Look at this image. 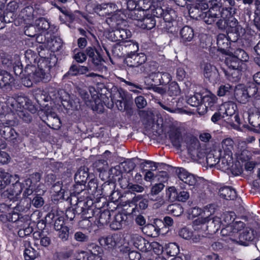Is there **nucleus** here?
I'll return each instance as SVG.
<instances>
[{"label": "nucleus", "mask_w": 260, "mask_h": 260, "mask_svg": "<svg viewBox=\"0 0 260 260\" xmlns=\"http://www.w3.org/2000/svg\"><path fill=\"white\" fill-rule=\"evenodd\" d=\"M45 54V52L39 51L38 54L40 58L36 65H37V68L40 70H43L45 73H50V70L55 66L57 59L55 55H52L51 54H50L49 57L44 56Z\"/></svg>", "instance_id": "6ab92c4d"}, {"label": "nucleus", "mask_w": 260, "mask_h": 260, "mask_svg": "<svg viewBox=\"0 0 260 260\" xmlns=\"http://www.w3.org/2000/svg\"><path fill=\"white\" fill-rule=\"evenodd\" d=\"M31 207L30 201L26 198L24 200L20 201L14 208V210L16 212L21 214L22 213H26L28 211Z\"/></svg>", "instance_id": "8fccbe9b"}, {"label": "nucleus", "mask_w": 260, "mask_h": 260, "mask_svg": "<svg viewBox=\"0 0 260 260\" xmlns=\"http://www.w3.org/2000/svg\"><path fill=\"white\" fill-rule=\"evenodd\" d=\"M25 249L23 256L25 260H34L38 255V252L34 248L30 242L26 241L24 244Z\"/></svg>", "instance_id": "a19ab883"}, {"label": "nucleus", "mask_w": 260, "mask_h": 260, "mask_svg": "<svg viewBox=\"0 0 260 260\" xmlns=\"http://www.w3.org/2000/svg\"><path fill=\"white\" fill-rule=\"evenodd\" d=\"M98 241L102 248L112 252L122 246L123 239L121 234L114 233L101 237Z\"/></svg>", "instance_id": "4468645a"}, {"label": "nucleus", "mask_w": 260, "mask_h": 260, "mask_svg": "<svg viewBox=\"0 0 260 260\" xmlns=\"http://www.w3.org/2000/svg\"><path fill=\"white\" fill-rule=\"evenodd\" d=\"M237 9L232 8L228 12L226 11V15L223 19H219L216 22V26L218 29L225 31L227 35L232 37L234 41L240 39H244L246 30L239 23L235 18ZM224 16V15H223Z\"/></svg>", "instance_id": "20e7f679"}, {"label": "nucleus", "mask_w": 260, "mask_h": 260, "mask_svg": "<svg viewBox=\"0 0 260 260\" xmlns=\"http://www.w3.org/2000/svg\"><path fill=\"white\" fill-rule=\"evenodd\" d=\"M163 0H138V13H146L153 12L156 14H160L164 8H170L162 5Z\"/></svg>", "instance_id": "ddd939ff"}, {"label": "nucleus", "mask_w": 260, "mask_h": 260, "mask_svg": "<svg viewBox=\"0 0 260 260\" xmlns=\"http://www.w3.org/2000/svg\"><path fill=\"white\" fill-rule=\"evenodd\" d=\"M80 35L86 38L87 41L90 43L89 46L100 45V43L96 37L95 34L87 29H84L82 28L78 29Z\"/></svg>", "instance_id": "58836bf2"}, {"label": "nucleus", "mask_w": 260, "mask_h": 260, "mask_svg": "<svg viewBox=\"0 0 260 260\" xmlns=\"http://www.w3.org/2000/svg\"><path fill=\"white\" fill-rule=\"evenodd\" d=\"M75 184L73 186L72 188L70 190V197H69L67 200H69L70 205L73 204V201L75 199L80 197V193H81L86 188V184H83V183H77V181H75Z\"/></svg>", "instance_id": "72a5a7b5"}, {"label": "nucleus", "mask_w": 260, "mask_h": 260, "mask_svg": "<svg viewBox=\"0 0 260 260\" xmlns=\"http://www.w3.org/2000/svg\"><path fill=\"white\" fill-rule=\"evenodd\" d=\"M219 193L220 197L226 200H234L237 196L236 190L231 186L221 187Z\"/></svg>", "instance_id": "e433bc0d"}, {"label": "nucleus", "mask_w": 260, "mask_h": 260, "mask_svg": "<svg viewBox=\"0 0 260 260\" xmlns=\"http://www.w3.org/2000/svg\"><path fill=\"white\" fill-rule=\"evenodd\" d=\"M233 86L230 84L221 85L217 90V95L219 96H229L231 95L234 91Z\"/></svg>", "instance_id": "4d7b16f0"}, {"label": "nucleus", "mask_w": 260, "mask_h": 260, "mask_svg": "<svg viewBox=\"0 0 260 260\" xmlns=\"http://www.w3.org/2000/svg\"><path fill=\"white\" fill-rule=\"evenodd\" d=\"M13 60L12 57L5 53H0V67L7 70L12 68Z\"/></svg>", "instance_id": "864d4df0"}, {"label": "nucleus", "mask_w": 260, "mask_h": 260, "mask_svg": "<svg viewBox=\"0 0 260 260\" xmlns=\"http://www.w3.org/2000/svg\"><path fill=\"white\" fill-rule=\"evenodd\" d=\"M232 54H226L228 57L225 58L224 63L227 69L220 68L221 73H223L226 79L231 82H237L241 78L242 72L247 68V64L241 62L239 58L234 57Z\"/></svg>", "instance_id": "39448f33"}, {"label": "nucleus", "mask_w": 260, "mask_h": 260, "mask_svg": "<svg viewBox=\"0 0 260 260\" xmlns=\"http://www.w3.org/2000/svg\"><path fill=\"white\" fill-rule=\"evenodd\" d=\"M91 98L93 100L91 102H87V106L97 113H103L104 107L98 94H94L91 95Z\"/></svg>", "instance_id": "c9c22d12"}, {"label": "nucleus", "mask_w": 260, "mask_h": 260, "mask_svg": "<svg viewBox=\"0 0 260 260\" xmlns=\"http://www.w3.org/2000/svg\"><path fill=\"white\" fill-rule=\"evenodd\" d=\"M131 242L136 248L142 252H148V249L150 247V242L138 234H135L132 236Z\"/></svg>", "instance_id": "c756f323"}, {"label": "nucleus", "mask_w": 260, "mask_h": 260, "mask_svg": "<svg viewBox=\"0 0 260 260\" xmlns=\"http://www.w3.org/2000/svg\"><path fill=\"white\" fill-rule=\"evenodd\" d=\"M118 92L119 98H121L122 99L124 100V105L122 111H126L127 114L129 115L130 116L132 115L133 112V109L132 108V101L128 99V97L127 96L126 93L122 89L118 90Z\"/></svg>", "instance_id": "37998d69"}, {"label": "nucleus", "mask_w": 260, "mask_h": 260, "mask_svg": "<svg viewBox=\"0 0 260 260\" xmlns=\"http://www.w3.org/2000/svg\"><path fill=\"white\" fill-rule=\"evenodd\" d=\"M31 196V194L30 195ZM32 196L33 198L29 197V196L25 197L27 198L28 200L30 201V205H32L35 207L39 208L41 207L44 204V200L42 198V196L40 194H38L35 192L32 193Z\"/></svg>", "instance_id": "5fc2aeb1"}, {"label": "nucleus", "mask_w": 260, "mask_h": 260, "mask_svg": "<svg viewBox=\"0 0 260 260\" xmlns=\"http://www.w3.org/2000/svg\"><path fill=\"white\" fill-rule=\"evenodd\" d=\"M29 72L32 71L31 78L33 79V81L35 83H37L40 82L43 83H47L49 81L51 78L50 73L47 72H44L43 70H40V69L37 68L35 67V69H31L29 70Z\"/></svg>", "instance_id": "7c9ffc66"}, {"label": "nucleus", "mask_w": 260, "mask_h": 260, "mask_svg": "<svg viewBox=\"0 0 260 260\" xmlns=\"http://www.w3.org/2000/svg\"><path fill=\"white\" fill-rule=\"evenodd\" d=\"M0 135L11 145H17L19 142V134L11 126L0 123Z\"/></svg>", "instance_id": "a211bd4d"}, {"label": "nucleus", "mask_w": 260, "mask_h": 260, "mask_svg": "<svg viewBox=\"0 0 260 260\" xmlns=\"http://www.w3.org/2000/svg\"><path fill=\"white\" fill-rule=\"evenodd\" d=\"M149 202V194H135L130 202V206H134L132 210V214H145Z\"/></svg>", "instance_id": "dca6fc26"}, {"label": "nucleus", "mask_w": 260, "mask_h": 260, "mask_svg": "<svg viewBox=\"0 0 260 260\" xmlns=\"http://www.w3.org/2000/svg\"><path fill=\"white\" fill-rule=\"evenodd\" d=\"M120 251L124 254L125 258H128L129 260H140L141 254L140 252L135 250H131V248L128 246H122Z\"/></svg>", "instance_id": "c03bdc74"}, {"label": "nucleus", "mask_w": 260, "mask_h": 260, "mask_svg": "<svg viewBox=\"0 0 260 260\" xmlns=\"http://www.w3.org/2000/svg\"><path fill=\"white\" fill-rule=\"evenodd\" d=\"M88 64L93 70L101 71L104 67L105 62L104 52L100 45L88 46L86 48Z\"/></svg>", "instance_id": "9d476101"}, {"label": "nucleus", "mask_w": 260, "mask_h": 260, "mask_svg": "<svg viewBox=\"0 0 260 260\" xmlns=\"http://www.w3.org/2000/svg\"><path fill=\"white\" fill-rule=\"evenodd\" d=\"M109 205V202H107L106 198H96L95 206L96 213L94 216H91V217H95L94 222L99 228H102L110 222L111 213L108 208Z\"/></svg>", "instance_id": "1a4fd4ad"}, {"label": "nucleus", "mask_w": 260, "mask_h": 260, "mask_svg": "<svg viewBox=\"0 0 260 260\" xmlns=\"http://www.w3.org/2000/svg\"><path fill=\"white\" fill-rule=\"evenodd\" d=\"M232 8L222 7L220 0H210L209 8L204 13H202L203 21L207 24L212 25L219 19H223L226 13L229 12Z\"/></svg>", "instance_id": "423d86ee"}, {"label": "nucleus", "mask_w": 260, "mask_h": 260, "mask_svg": "<svg viewBox=\"0 0 260 260\" xmlns=\"http://www.w3.org/2000/svg\"><path fill=\"white\" fill-rule=\"evenodd\" d=\"M205 228L207 234H216L220 229V222L218 219L208 216Z\"/></svg>", "instance_id": "f704fd0d"}, {"label": "nucleus", "mask_w": 260, "mask_h": 260, "mask_svg": "<svg viewBox=\"0 0 260 260\" xmlns=\"http://www.w3.org/2000/svg\"><path fill=\"white\" fill-rule=\"evenodd\" d=\"M34 176L38 179L36 182L40 181V174L38 173L32 174L31 178H27L24 180L23 182H19L18 175H15L14 178L18 179V180L15 183H12L10 188L9 194L13 196L17 197L24 190L23 193L24 197L30 196L34 192L36 186L35 183L32 181Z\"/></svg>", "instance_id": "6e6552de"}, {"label": "nucleus", "mask_w": 260, "mask_h": 260, "mask_svg": "<svg viewBox=\"0 0 260 260\" xmlns=\"http://www.w3.org/2000/svg\"><path fill=\"white\" fill-rule=\"evenodd\" d=\"M59 41L58 42L56 39H51L50 42L47 41V48L46 51L47 54L49 52V49H51L52 51H58L60 50L62 47V43L61 40L59 39Z\"/></svg>", "instance_id": "e2e57ef3"}, {"label": "nucleus", "mask_w": 260, "mask_h": 260, "mask_svg": "<svg viewBox=\"0 0 260 260\" xmlns=\"http://www.w3.org/2000/svg\"><path fill=\"white\" fill-rule=\"evenodd\" d=\"M175 173L179 179V188L170 187L169 188V197L178 201L185 202L189 198V193L187 190L197 186L198 181L196 176L188 172L183 168H176Z\"/></svg>", "instance_id": "7ed1b4c3"}, {"label": "nucleus", "mask_w": 260, "mask_h": 260, "mask_svg": "<svg viewBox=\"0 0 260 260\" xmlns=\"http://www.w3.org/2000/svg\"><path fill=\"white\" fill-rule=\"evenodd\" d=\"M234 57L239 58L240 60L243 63H246L249 60V55L243 49L238 48L232 50V54Z\"/></svg>", "instance_id": "052dcab7"}, {"label": "nucleus", "mask_w": 260, "mask_h": 260, "mask_svg": "<svg viewBox=\"0 0 260 260\" xmlns=\"http://www.w3.org/2000/svg\"><path fill=\"white\" fill-rule=\"evenodd\" d=\"M16 87L15 80L10 73L0 70V88L11 89Z\"/></svg>", "instance_id": "5701e85b"}, {"label": "nucleus", "mask_w": 260, "mask_h": 260, "mask_svg": "<svg viewBox=\"0 0 260 260\" xmlns=\"http://www.w3.org/2000/svg\"><path fill=\"white\" fill-rule=\"evenodd\" d=\"M233 38L224 34H219L216 37L217 51L223 55L232 54L231 43L236 42Z\"/></svg>", "instance_id": "f3484780"}, {"label": "nucleus", "mask_w": 260, "mask_h": 260, "mask_svg": "<svg viewBox=\"0 0 260 260\" xmlns=\"http://www.w3.org/2000/svg\"><path fill=\"white\" fill-rule=\"evenodd\" d=\"M37 26L39 29L43 31H46L47 34L55 33L57 30V27L51 25L50 22L45 18L42 17L38 20Z\"/></svg>", "instance_id": "4c0bfd02"}, {"label": "nucleus", "mask_w": 260, "mask_h": 260, "mask_svg": "<svg viewBox=\"0 0 260 260\" xmlns=\"http://www.w3.org/2000/svg\"><path fill=\"white\" fill-rule=\"evenodd\" d=\"M209 4L207 2H204L201 3H196L192 4V7L189 9V13L190 15L196 13L197 14H193L192 17L197 19H201L203 20V17L202 16V13H204L207 11L209 8Z\"/></svg>", "instance_id": "cd10ccee"}, {"label": "nucleus", "mask_w": 260, "mask_h": 260, "mask_svg": "<svg viewBox=\"0 0 260 260\" xmlns=\"http://www.w3.org/2000/svg\"><path fill=\"white\" fill-rule=\"evenodd\" d=\"M56 231L57 232L58 238L63 242L68 241L73 234L70 227L66 225Z\"/></svg>", "instance_id": "de8ad7c7"}, {"label": "nucleus", "mask_w": 260, "mask_h": 260, "mask_svg": "<svg viewBox=\"0 0 260 260\" xmlns=\"http://www.w3.org/2000/svg\"><path fill=\"white\" fill-rule=\"evenodd\" d=\"M139 49V44L137 42L128 40L121 42L120 44L114 45L112 52L115 56L125 57L128 54L137 52Z\"/></svg>", "instance_id": "f8f14e48"}, {"label": "nucleus", "mask_w": 260, "mask_h": 260, "mask_svg": "<svg viewBox=\"0 0 260 260\" xmlns=\"http://www.w3.org/2000/svg\"><path fill=\"white\" fill-rule=\"evenodd\" d=\"M81 253L83 255V260H102L103 253H93L82 251Z\"/></svg>", "instance_id": "774afa93"}, {"label": "nucleus", "mask_w": 260, "mask_h": 260, "mask_svg": "<svg viewBox=\"0 0 260 260\" xmlns=\"http://www.w3.org/2000/svg\"><path fill=\"white\" fill-rule=\"evenodd\" d=\"M116 185L115 182L106 181L102 185L101 188L99 189L100 194L103 196L108 197L112 193V192L115 190Z\"/></svg>", "instance_id": "a18cd8bd"}, {"label": "nucleus", "mask_w": 260, "mask_h": 260, "mask_svg": "<svg viewBox=\"0 0 260 260\" xmlns=\"http://www.w3.org/2000/svg\"><path fill=\"white\" fill-rule=\"evenodd\" d=\"M233 144L234 141L231 138L225 139L222 141L221 146L223 152L226 153L229 157L233 154Z\"/></svg>", "instance_id": "680f3d73"}, {"label": "nucleus", "mask_w": 260, "mask_h": 260, "mask_svg": "<svg viewBox=\"0 0 260 260\" xmlns=\"http://www.w3.org/2000/svg\"><path fill=\"white\" fill-rule=\"evenodd\" d=\"M86 188H87L88 191H90L91 194L93 196L96 192L98 193L97 195L100 193L98 180L95 178L94 176L89 179L88 184L86 186Z\"/></svg>", "instance_id": "bf43d9fd"}, {"label": "nucleus", "mask_w": 260, "mask_h": 260, "mask_svg": "<svg viewBox=\"0 0 260 260\" xmlns=\"http://www.w3.org/2000/svg\"><path fill=\"white\" fill-rule=\"evenodd\" d=\"M123 172L119 164L112 167L109 171V177L113 182L119 181L122 178Z\"/></svg>", "instance_id": "49530a36"}, {"label": "nucleus", "mask_w": 260, "mask_h": 260, "mask_svg": "<svg viewBox=\"0 0 260 260\" xmlns=\"http://www.w3.org/2000/svg\"><path fill=\"white\" fill-rule=\"evenodd\" d=\"M180 42L184 46H187L194 37L193 29L188 25H185L179 30Z\"/></svg>", "instance_id": "b1692460"}, {"label": "nucleus", "mask_w": 260, "mask_h": 260, "mask_svg": "<svg viewBox=\"0 0 260 260\" xmlns=\"http://www.w3.org/2000/svg\"><path fill=\"white\" fill-rule=\"evenodd\" d=\"M126 215L121 213H118L115 215L114 218L110 224V228L114 231L121 229L122 227V224L125 221Z\"/></svg>", "instance_id": "09e8293b"}, {"label": "nucleus", "mask_w": 260, "mask_h": 260, "mask_svg": "<svg viewBox=\"0 0 260 260\" xmlns=\"http://www.w3.org/2000/svg\"><path fill=\"white\" fill-rule=\"evenodd\" d=\"M160 12V14L157 15L155 13L151 12L150 13H138L135 14L133 17H130V18L133 20H136L139 21L140 27L143 29L150 30L155 27L156 25V20L155 18H162L164 20V28L168 32L173 34L176 36L178 34L179 28L174 26L173 23L175 22V20L177 17V13L172 8H164Z\"/></svg>", "instance_id": "f257e3e1"}, {"label": "nucleus", "mask_w": 260, "mask_h": 260, "mask_svg": "<svg viewBox=\"0 0 260 260\" xmlns=\"http://www.w3.org/2000/svg\"><path fill=\"white\" fill-rule=\"evenodd\" d=\"M202 94L196 92L190 96L187 100V103L192 107H197L202 104Z\"/></svg>", "instance_id": "69168bd1"}, {"label": "nucleus", "mask_w": 260, "mask_h": 260, "mask_svg": "<svg viewBox=\"0 0 260 260\" xmlns=\"http://www.w3.org/2000/svg\"><path fill=\"white\" fill-rule=\"evenodd\" d=\"M143 162L140 163V167L144 174V172L151 170L152 171H156L159 167L161 168L166 165L164 163H157L148 160H143Z\"/></svg>", "instance_id": "ea45409f"}, {"label": "nucleus", "mask_w": 260, "mask_h": 260, "mask_svg": "<svg viewBox=\"0 0 260 260\" xmlns=\"http://www.w3.org/2000/svg\"><path fill=\"white\" fill-rule=\"evenodd\" d=\"M153 83L157 85H166L171 82L172 76L167 72H157L151 75Z\"/></svg>", "instance_id": "2f4dec72"}, {"label": "nucleus", "mask_w": 260, "mask_h": 260, "mask_svg": "<svg viewBox=\"0 0 260 260\" xmlns=\"http://www.w3.org/2000/svg\"><path fill=\"white\" fill-rule=\"evenodd\" d=\"M123 173H128L132 171L136 167L135 163L133 159H127L126 160L119 164Z\"/></svg>", "instance_id": "338daca9"}, {"label": "nucleus", "mask_w": 260, "mask_h": 260, "mask_svg": "<svg viewBox=\"0 0 260 260\" xmlns=\"http://www.w3.org/2000/svg\"><path fill=\"white\" fill-rule=\"evenodd\" d=\"M168 134L172 145L178 150L181 149L182 136L180 128L176 127H171Z\"/></svg>", "instance_id": "a878e982"}, {"label": "nucleus", "mask_w": 260, "mask_h": 260, "mask_svg": "<svg viewBox=\"0 0 260 260\" xmlns=\"http://www.w3.org/2000/svg\"><path fill=\"white\" fill-rule=\"evenodd\" d=\"M14 177L8 172H5V170L0 168V190H2L5 188L12 182V179Z\"/></svg>", "instance_id": "79ce46f5"}, {"label": "nucleus", "mask_w": 260, "mask_h": 260, "mask_svg": "<svg viewBox=\"0 0 260 260\" xmlns=\"http://www.w3.org/2000/svg\"><path fill=\"white\" fill-rule=\"evenodd\" d=\"M42 223L46 228L58 230L66 225L64 213L56 208H52L46 215L44 220H42Z\"/></svg>", "instance_id": "9b49d317"}, {"label": "nucleus", "mask_w": 260, "mask_h": 260, "mask_svg": "<svg viewBox=\"0 0 260 260\" xmlns=\"http://www.w3.org/2000/svg\"><path fill=\"white\" fill-rule=\"evenodd\" d=\"M94 171L102 173L106 171L108 168V162L107 159H99L95 160L92 164Z\"/></svg>", "instance_id": "0e129e2a"}, {"label": "nucleus", "mask_w": 260, "mask_h": 260, "mask_svg": "<svg viewBox=\"0 0 260 260\" xmlns=\"http://www.w3.org/2000/svg\"><path fill=\"white\" fill-rule=\"evenodd\" d=\"M34 236L38 240L40 241V244L41 246L48 247L51 243V238L45 235L42 231L35 232Z\"/></svg>", "instance_id": "603ef678"}, {"label": "nucleus", "mask_w": 260, "mask_h": 260, "mask_svg": "<svg viewBox=\"0 0 260 260\" xmlns=\"http://www.w3.org/2000/svg\"><path fill=\"white\" fill-rule=\"evenodd\" d=\"M18 218L16 220L17 224V229H25L27 226H30V217L27 214L22 215L21 214L18 213ZM15 221V220H14Z\"/></svg>", "instance_id": "3c124183"}, {"label": "nucleus", "mask_w": 260, "mask_h": 260, "mask_svg": "<svg viewBox=\"0 0 260 260\" xmlns=\"http://www.w3.org/2000/svg\"><path fill=\"white\" fill-rule=\"evenodd\" d=\"M10 217H11V220L13 219L16 220L18 218V213L6 204H0V221H8Z\"/></svg>", "instance_id": "393cba45"}, {"label": "nucleus", "mask_w": 260, "mask_h": 260, "mask_svg": "<svg viewBox=\"0 0 260 260\" xmlns=\"http://www.w3.org/2000/svg\"><path fill=\"white\" fill-rule=\"evenodd\" d=\"M124 62L132 68L138 67L144 64L147 60V57L144 53H134L124 57Z\"/></svg>", "instance_id": "412c9836"}, {"label": "nucleus", "mask_w": 260, "mask_h": 260, "mask_svg": "<svg viewBox=\"0 0 260 260\" xmlns=\"http://www.w3.org/2000/svg\"><path fill=\"white\" fill-rule=\"evenodd\" d=\"M96 204V199L94 201L91 196H89L86 191L84 195L75 199L73 204L76 207V211L80 214V218L83 219L90 218L96 213L95 206Z\"/></svg>", "instance_id": "0eeeda50"}, {"label": "nucleus", "mask_w": 260, "mask_h": 260, "mask_svg": "<svg viewBox=\"0 0 260 260\" xmlns=\"http://www.w3.org/2000/svg\"><path fill=\"white\" fill-rule=\"evenodd\" d=\"M217 100V97L211 93L205 95H202V104L205 105L206 107L211 109L214 106Z\"/></svg>", "instance_id": "6e6d98bb"}, {"label": "nucleus", "mask_w": 260, "mask_h": 260, "mask_svg": "<svg viewBox=\"0 0 260 260\" xmlns=\"http://www.w3.org/2000/svg\"><path fill=\"white\" fill-rule=\"evenodd\" d=\"M234 96L239 103L245 104L257 92V88L247 87L243 84L237 85L234 89Z\"/></svg>", "instance_id": "2eb2a0df"}, {"label": "nucleus", "mask_w": 260, "mask_h": 260, "mask_svg": "<svg viewBox=\"0 0 260 260\" xmlns=\"http://www.w3.org/2000/svg\"><path fill=\"white\" fill-rule=\"evenodd\" d=\"M6 99L5 103L10 111L26 123L32 121L31 114L36 113L39 108L28 95L22 92L15 93L12 96H7Z\"/></svg>", "instance_id": "f03ea898"}, {"label": "nucleus", "mask_w": 260, "mask_h": 260, "mask_svg": "<svg viewBox=\"0 0 260 260\" xmlns=\"http://www.w3.org/2000/svg\"><path fill=\"white\" fill-rule=\"evenodd\" d=\"M88 71L87 67L80 66L73 62L69 71L63 76L62 80L71 79V77L86 74Z\"/></svg>", "instance_id": "bb28decb"}, {"label": "nucleus", "mask_w": 260, "mask_h": 260, "mask_svg": "<svg viewBox=\"0 0 260 260\" xmlns=\"http://www.w3.org/2000/svg\"><path fill=\"white\" fill-rule=\"evenodd\" d=\"M226 154L223 152V155H221L220 158L219 159V165L217 166L220 168L228 169L233 166V156L232 155L229 157Z\"/></svg>", "instance_id": "13d9d810"}, {"label": "nucleus", "mask_w": 260, "mask_h": 260, "mask_svg": "<svg viewBox=\"0 0 260 260\" xmlns=\"http://www.w3.org/2000/svg\"><path fill=\"white\" fill-rule=\"evenodd\" d=\"M92 177H94V174L89 173L88 168L84 167H81L76 173L74 180L78 183H83V184H86L87 181Z\"/></svg>", "instance_id": "473e14b6"}, {"label": "nucleus", "mask_w": 260, "mask_h": 260, "mask_svg": "<svg viewBox=\"0 0 260 260\" xmlns=\"http://www.w3.org/2000/svg\"><path fill=\"white\" fill-rule=\"evenodd\" d=\"M255 238L254 230L249 228H246L239 231L238 240L237 242L241 245L248 246L249 243L253 241Z\"/></svg>", "instance_id": "4be33fe9"}, {"label": "nucleus", "mask_w": 260, "mask_h": 260, "mask_svg": "<svg viewBox=\"0 0 260 260\" xmlns=\"http://www.w3.org/2000/svg\"><path fill=\"white\" fill-rule=\"evenodd\" d=\"M24 55L26 62L24 72L29 73V70L32 68L35 69V67H36L39 54L31 49H27L25 52Z\"/></svg>", "instance_id": "c85d7f7f"}, {"label": "nucleus", "mask_w": 260, "mask_h": 260, "mask_svg": "<svg viewBox=\"0 0 260 260\" xmlns=\"http://www.w3.org/2000/svg\"><path fill=\"white\" fill-rule=\"evenodd\" d=\"M163 225L162 220L155 218L152 223H148L142 228L144 234L148 237H157L160 234L161 226Z\"/></svg>", "instance_id": "aec40b11"}]
</instances>
